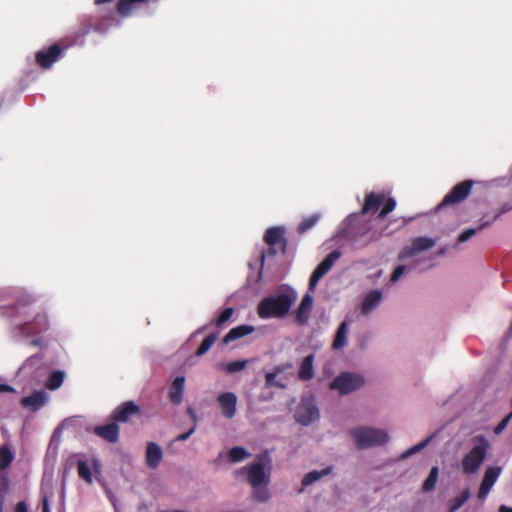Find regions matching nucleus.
<instances>
[{
	"label": "nucleus",
	"instance_id": "obj_1",
	"mask_svg": "<svg viewBox=\"0 0 512 512\" xmlns=\"http://www.w3.org/2000/svg\"><path fill=\"white\" fill-rule=\"evenodd\" d=\"M32 310L31 304L24 301H19L11 309V325L15 335L28 337L49 329V321L45 313H36L32 320H28L33 314Z\"/></svg>",
	"mask_w": 512,
	"mask_h": 512
},
{
	"label": "nucleus",
	"instance_id": "obj_2",
	"mask_svg": "<svg viewBox=\"0 0 512 512\" xmlns=\"http://www.w3.org/2000/svg\"><path fill=\"white\" fill-rule=\"evenodd\" d=\"M297 298L296 290L285 285L277 294L264 297L259 302L257 314L261 319L283 318L288 314Z\"/></svg>",
	"mask_w": 512,
	"mask_h": 512
},
{
	"label": "nucleus",
	"instance_id": "obj_3",
	"mask_svg": "<svg viewBox=\"0 0 512 512\" xmlns=\"http://www.w3.org/2000/svg\"><path fill=\"white\" fill-rule=\"evenodd\" d=\"M358 449H366L375 446H381L388 442L387 432L377 428L358 427L350 430Z\"/></svg>",
	"mask_w": 512,
	"mask_h": 512
},
{
	"label": "nucleus",
	"instance_id": "obj_4",
	"mask_svg": "<svg viewBox=\"0 0 512 512\" xmlns=\"http://www.w3.org/2000/svg\"><path fill=\"white\" fill-rule=\"evenodd\" d=\"M476 439L478 444L475 445L461 460V469L466 475L478 472L485 461L487 452L490 448V443L484 436H479Z\"/></svg>",
	"mask_w": 512,
	"mask_h": 512
},
{
	"label": "nucleus",
	"instance_id": "obj_5",
	"mask_svg": "<svg viewBox=\"0 0 512 512\" xmlns=\"http://www.w3.org/2000/svg\"><path fill=\"white\" fill-rule=\"evenodd\" d=\"M381 205H383V207L380 210L378 217L384 218L395 209L396 201L392 197H386L384 193H368L365 197V201L361 209V214L376 212Z\"/></svg>",
	"mask_w": 512,
	"mask_h": 512
},
{
	"label": "nucleus",
	"instance_id": "obj_6",
	"mask_svg": "<svg viewBox=\"0 0 512 512\" xmlns=\"http://www.w3.org/2000/svg\"><path fill=\"white\" fill-rule=\"evenodd\" d=\"M285 229L283 227H271L264 234V241L269 246L267 252H262L261 263L263 264L265 257H274L279 251L285 253L287 249V240L284 237Z\"/></svg>",
	"mask_w": 512,
	"mask_h": 512
},
{
	"label": "nucleus",
	"instance_id": "obj_7",
	"mask_svg": "<svg viewBox=\"0 0 512 512\" xmlns=\"http://www.w3.org/2000/svg\"><path fill=\"white\" fill-rule=\"evenodd\" d=\"M364 378L360 374L352 372H342L336 376L330 383L331 390H337L340 394H349L360 389L364 385Z\"/></svg>",
	"mask_w": 512,
	"mask_h": 512
},
{
	"label": "nucleus",
	"instance_id": "obj_8",
	"mask_svg": "<svg viewBox=\"0 0 512 512\" xmlns=\"http://www.w3.org/2000/svg\"><path fill=\"white\" fill-rule=\"evenodd\" d=\"M474 181L467 179L456 184L437 206V210L446 206H453L465 201L471 194Z\"/></svg>",
	"mask_w": 512,
	"mask_h": 512
},
{
	"label": "nucleus",
	"instance_id": "obj_9",
	"mask_svg": "<svg viewBox=\"0 0 512 512\" xmlns=\"http://www.w3.org/2000/svg\"><path fill=\"white\" fill-rule=\"evenodd\" d=\"M242 472L246 473L247 482L252 488L258 486H268L270 482V471H266L264 463L261 461L251 463L241 469Z\"/></svg>",
	"mask_w": 512,
	"mask_h": 512
},
{
	"label": "nucleus",
	"instance_id": "obj_10",
	"mask_svg": "<svg viewBox=\"0 0 512 512\" xmlns=\"http://www.w3.org/2000/svg\"><path fill=\"white\" fill-rule=\"evenodd\" d=\"M342 253L339 250L330 252L314 269L309 279L308 289L314 292L320 279L324 277L333 267L335 262L340 259Z\"/></svg>",
	"mask_w": 512,
	"mask_h": 512
},
{
	"label": "nucleus",
	"instance_id": "obj_11",
	"mask_svg": "<svg viewBox=\"0 0 512 512\" xmlns=\"http://www.w3.org/2000/svg\"><path fill=\"white\" fill-rule=\"evenodd\" d=\"M295 421L303 426H308L319 418V410L312 398H303L296 408Z\"/></svg>",
	"mask_w": 512,
	"mask_h": 512
},
{
	"label": "nucleus",
	"instance_id": "obj_12",
	"mask_svg": "<svg viewBox=\"0 0 512 512\" xmlns=\"http://www.w3.org/2000/svg\"><path fill=\"white\" fill-rule=\"evenodd\" d=\"M63 52L64 49L59 44H53L36 53V63L43 69H49L61 57Z\"/></svg>",
	"mask_w": 512,
	"mask_h": 512
},
{
	"label": "nucleus",
	"instance_id": "obj_13",
	"mask_svg": "<svg viewBox=\"0 0 512 512\" xmlns=\"http://www.w3.org/2000/svg\"><path fill=\"white\" fill-rule=\"evenodd\" d=\"M436 241L430 237H416L410 246L404 247L399 253V259L404 260L415 256L417 253L433 248Z\"/></svg>",
	"mask_w": 512,
	"mask_h": 512
},
{
	"label": "nucleus",
	"instance_id": "obj_14",
	"mask_svg": "<svg viewBox=\"0 0 512 512\" xmlns=\"http://www.w3.org/2000/svg\"><path fill=\"white\" fill-rule=\"evenodd\" d=\"M502 472V468L499 466H489L484 472L483 479L481 481L477 497L480 501H484L489 495L493 485L496 483Z\"/></svg>",
	"mask_w": 512,
	"mask_h": 512
},
{
	"label": "nucleus",
	"instance_id": "obj_15",
	"mask_svg": "<svg viewBox=\"0 0 512 512\" xmlns=\"http://www.w3.org/2000/svg\"><path fill=\"white\" fill-rule=\"evenodd\" d=\"M140 414V408L133 401H126L117 406L112 413V420L116 423H127L133 416Z\"/></svg>",
	"mask_w": 512,
	"mask_h": 512
},
{
	"label": "nucleus",
	"instance_id": "obj_16",
	"mask_svg": "<svg viewBox=\"0 0 512 512\" xmlns=\"http://www.w3.org/2000/svg\"><path fill=\"white\" fill-rule=\"evenodd\" d=\"M15 459V453L9 445L0 446V484H9L8 469Z\"/></svg>",
	"mask_w": 512,
	"mask_h": 512
},
{
	"label": "nucleus",
	"instance_id": "obj_17",
	"mask_svg": "<svg viewBox=\"0 0 512 512\" xmlns=\"http://www.w3.org/2000/svg\"><path fill=\"white\" fill-rule=\"evenodd\" d=\"M217 402L224 417L232 419L236 415L237 396L233 392H224L219 394Z\"/></svg>",
	"mask_w": 512,
	"mask_h": 512
},
{
	"label": "nucleus",
	"instance_id": "obj_18",
	"mask_svg": "<svg viewBox=\"0 0 512 512\" xmlns=\"http://www.w3.org/2000/svg\"><path fill=\"white\" fill-rule=\"evenodd\" d=\"M313 296L310 293H306L298 306L295 313V321L299 325H304L308 322L313 307Z\"/></svg>",
	"mask_w": 512,
	"mask_h": 512
},
{
	"label": "nucleus",
	"instance_id": "obj_19",
	"mask_svg": "<svg viewBox=\"0 0 512 512\" xmlns=\"http://www.w3.org/2000/svg\"><path fill=\"white\" fill-rule=\"evenodd\" d=\"M47 402V394L43 390H37L31 395L23 397L20 401L21 405L36 412L40 410Z\"/></svg>",
	"mask_w": 512,
	"mask_h": 512
},
{
	"label": "nucleus",
	"instance_id": "obj_20",
	"mask_svg": "<svg viewBox=\"0 0 512 512\" xmlns=\"http://www.w3.org/2000/svg\"><path fill=\"white\" fill-rule=\"evenodd\" d=\"M132 4L127 0H119L116 5L107 13H102L101 17L104 21L117 22V15L128 16L130 14Z\"/></svg>",
	"mask_w": 512,
	"mask_h": 512
},
{
	"label": "nucleus",
	"instance_id": "obj_21",
	"mask_svg": "<svg viewBox=\"0 0 512 512\" xmlns=\"http://www.w3.org/2000/svg\"><path fill=\"white\" fill-rule=\"evenodd\" d=\"M94 433L109 443H116L119 439V426L113 421L107 425L96 426Z\"/></svg>",
	"mask_w": 512,
	"mask_h": 512
},
{
	"label": "nucleus",
	"instance_id": "obj_22",
	"mask_svg": "<svg viewBox=\"0 0 512 512\" xmlns=\"http://www.w3.org/2000/svg\"><path fill=\"white\" fill-rule=\"evenodd\" d=\"M163 457L161 447L155 442H148L146 446L145 461L150 469L158 468Z\"/></svg>",
	"mask_w": 512,
	"mask_h": 512
},
{
	"label": "nucleus",
	"instance_id": "obj_23",
	"mask_svg": "<svg viewBox=\"0 0 512 512\" xmlns=\"http://www.w3.org/2000/svg\"><path fill=\"white\" fill-rule=\"evenodd\" d=\"M291 367H292L291 363H283V364L275 366L272 372H268L265 374V386L267 388L277 387L280 389H285L286 384H284L280 381H277L276 377H277V375L283 373L285 370L290 369Z\"/></svg>",
	"mask_w": 512,
	"mask_h": 512
},
{
	"label": "nucleus",
	"instance_id": "obj_24",
	"mask_svg": "<svg viewBox=\"0 0 512 512\" xmlns=\"http://www.w3.org/2000/svg\"><path fill=\"white\" fill-rule=\"evenodd\" d=\"M184 386H185V377L184 376H177L174 379V381L172 382L170 391H169V399L173 404L179 405L182 403Z\"/></svg>",
	"mask_w": 512,
	"mask_h": 512
},
{
	"label": "nucleus",
	"instance_id": "obj_25",
	"mask_svg": "<svg viewBox=\"0 0 512 512\" xmlns=\"http://www.w3.org/2000/svg\"><path fill=\"white\" fill-rule=\"evenodd\" d=\"M255 328L252 325H239L232 328L223 338L222 342L224 345L229 344L232 341L240 339L254 332Z\"/></svg>",
	"mask_w": 512,
	"mask_h": 512
},
{
	"label": "nucleus",
	"instance_id": "obj_26",
	"mask_svg": "<svg viewBox=\"0 0 512 512\" xmlns=\"http://www.w3.org/2000/svg\"><path fill=\"white\" fill-rule=\"evenodd\" d=\"M314 355L309 354L306 356L300 365L298 377L302 381H309L314 377Z\"/></svg>",
	"mask_w": 512,
	"mask_h": 512
},
{
	"label": "nucleus",
	"instance_id": "obj_27",
	"mask_svg": "<svg viewBox=\"0 0 512 512\" xmlns=\"http://www.w3.org/2000/svg\"><path fill=\"white\" fill-rule=\"evenodd\" d=\"M382 294L379 290L370 291L364 298L362 303V312L368 314L381 301Z\"/></svg>",
	"mask_w": 512,
	"mask_h": 512
},
{
	"label": "nucleus",
	"instance_id": "obj_28",
	"mask_svg": "<svg viewBox=\"0 0 512 512\" xmlns=\"http://www.w3.org/2000/svg\"><path fill=\"white\" fill-rule=\"evenodd\" d=\"M347 333H348V324L346 321H343L339 325V327L336 331V335H335V338L332 343L333 349H341L346 345Z\"/></svg>",
	"mask_w": 512,
	"mask_h": 512
},
{
	"label": "nucleus",
	"instance_id": "obj_29",
	"mask_svg": "<svg viewBox=\"0 0 512 512\" xmlns=\"http://www.w3.org/2000/svg\"><path fill=\"white\" fill-rule=\"evenodd\" d=\"M331 472L332 467H327L321 471L313 470L304 476V478L302 479V486H309L314 482L318 481L323 476L330 474Z\"/></svg>",
	"mask_w": 512,
	"mask_h": 512
},
{
	"label": "nucleus",
	"instance_id": "obj_30",
	"mask_svg": "<svg viewBox=\"0 0 512 512\" xmlns=\"http://www.w3.org/2000/svg\"><path fill=\"white\" fill-rule=\"evenodd\" d=\"M469 498L470 491L469 489H465L459 496L451 499L448 502V512H456L468 501Z\"/></svg>",
	"mask_w": 512,
	"mask_h": 512
},
{
	"label": "nucleus",
	"instance_id": "obj_31",
	"mask_svg": "<svg viewBox=\"0 0 512 512\" xmlns=\"http://www.w3.org/2000/svg\"><path fill=\"white\" fill-rule=\"evenodd\" d=\"M217 338H218L217 333L209 334L199 345V347L197 348V350L195 352V355L198 357L205 355L210 350V348L213 346V344L216 342Z\"/></svg>",
	"mask_w": 512,
	"mask_h": 512
},
{
	"label": "nucleus",
	"instance_id": "obj_32",
	"mask_svg": "<svg viewBox=\"0 0 512 512\" xmlns=\"http://www.w3.org/2000/svg\"><path fill=\"white\" fill-rule=\"evenodd\" d=\"M250 456V453L243 447L236 446L229 450L228 458L230 462L237 463L247 459Z\"/></svg>",
	"mask_w": 512,
	"mask_h": 512
},
{
	"label": "nucleus",
	"instance_id": "obj_33",
	"mask_svg": "<svg viewBox=\"0 0 512 512\" xmlns=\"http://www.w3.org/2000/svg\"><path fill=\"white\" fill-rule=\"evenodd\" d=\"M438 474H439V468L437 466H433L429 472L428 477L426 478V480L424 481V483L422 485V490L424 492H430V491L434 490L437 479H438Z\"/></svg>",
	"mask_w": 512,
	"mask_h": 512
},
{
	"label": "nucleus",
	"instance_id": "obj_34",
	"mask_svg": "<svg viewBox=\"0 0 512 512\" xmlns=\"http://www.w3.org/2000/svg\"><path fill=\"white\" fill-rule=\"evenodd\" d=\"M233 314L234 308L227 307L218 315L217 318L213 319L209 325H214L217 328H221L230 320Z\"/></svg>",
	"mask_w": 512,
	"mask_h": 512
},
{
	"label": "nucleus",
	"instance_id": "obj_35",
	"mask_svg": "<svg viewBox=\"0 0 512 512\" xmlns=\"http://www.w3.org/2000/svg\"><path fill=\"white\" fill-rule=\"evenodd\" d=\"M64 381V373L62 371H54L50 374L47 382L46 387L49 390H56L58 389Z\"/></svg>",
	"mask_w": 512,
	"mask_h": 512
},
{
	"label": "nucleus",
	"instance_id": "obj_36",
	"mask_svg": "<svg viewBox=\"0 0 512 512\" xmlns=\"http://www.w3.org/2000/svg\"><path fill=\"white\" fill-rule=\"evenodd\" d=\"M320 219V216L318 214H314V215H311L305 219H303L299 224H298V227H297V232L299 234H304L305 232H307L309 229H311L312 227H314L316 225V223L319 221Z\"/></svg>",
	"mask_w": 512,
	"mask_h": 512
},
{
	"label": "nucleus",
	"instance_id": "obj_37",
	"mask_svg": "<svg viewBox=\"0 0 512 512\" xmlns=\"http://www.w3.org/2000/svg\"><path fill=\"white\" fill-rule=\"evenodd\" d=\"M252 498L260 503L267 502L270 499V492L268 486L262 485L257 488H253Z\"/></svg>",
	"mask_w": 512,
	"mask_h": 512
},
{
	"label": "nucleus",
	"instance_id": "obj_38",
	"mask_svg": "<svg viewBox=\"0 0 512 512\" xmlns=\"http://www.w3.org/2000/svg\"><path fill=\"white\" fill-rule=\"evenodd\" d=\"M247 364L248 360H236L231 361L226 365H222V368L225 372L232 374L243 370L244 368H246Z\"/></svg>",
	"mask_w": 512,
	"mask_h": 512
},
{
	"label": "nucleus",
	"instance_id": "obj_39",
	"mask_svg": "<svg viewBox=\"0 0 512 512\" xmlns=\"http://www.w3.org/2000/svg\"><path fill=\"white\" fill-rule=\"evenodd\" d=\"M490 225V222H483L478 226V228H469L464 230L458 237V242L463 243L469 240L472 236H474L478 231L483 230L485 227Z\"/></svg>",
	"mask_w": 512,
	"mask_h": 512
},
{
	"label": "nucleus",
	"instance_id": "obj_40",
	"mask_svg": "<svg viewBox=\"0 0 512 512\" xmlns=\"http://www.w3.org/2000/svg\"><path fill=\"white\" fill-rule=\"evenodd\" d=\"M77 469L80 478L84 479L88 483L92 482L91 470L85 461L79 460L77 463Z\"/></svg>",
	"mask_w": 512,
	"mask_h": 512
},
{
	"label": "nucleus",
	"instance_id": "obj_41",
	"mask_svg": "<svg viewBox=\"0 0 512 512\" xmlns=\"http://www.w3.org/2000/svg\"><path fill=\"white\" fill-rule=\"evenodd\" d=\"M430 441V437L423 440L422 442L418 443L417 445H414L413 447H411L410 449H408L407 451H405L403 454H402V458H406L408 456H411L417 452H419L420 450H422L424 447L427 446V444L429 443Z\"/></svg>",
	"mask_w": 512,
	"mask_h": 512
},
{
	"label": "nucleus",
	"instance_id": "obj_42",
	"mask_svg": "<svg viewBox=\"0 0 512 512\" xmlns=\"http://www.w3.org/2000/svg\"><path fill=\"white\" fill-rule=\"evenodd\" d=\"M512 419V415H507L505 416L498 424L497 426L495 427L494 429V433L495 434H500L502 433L505 428L507 427V425L509 424V422L511 421Z\"/></svg>",
	"mask_w": 512,
	"mask_h": 512
},
{
	"label": "nucleus",
	"instance_id": "obj_43",
	"mask_svg": "<svg viewBox=\"0 0 512 512\" xmlns=\"http://www.w3.org/2000/svg\"><path fill=\"white\" fill-rule=\"evenodd\" d=\"M9 489V484H0V512H3V506Z\"/></svg>",
	"mask_w": 512,
	"mask_h": 512
},
{
	"label": "nucleus",
	"instance_id": "obj_44",
	"mask_svg": "<svg viewBox=\"0 0 512 512\" xmlns=\"http://www.w3.org/2000/svg\"><path fill=\"white\" fill-rule=\"evenodd\" d=\"M404 271H405L404 265L397 266L391 275V281L392 282L398 281L400 279V277L403 275Z\"/></svg>",
	"mask_w": 512,
	"mask_h": 512
},
{
	"label": "nucleus",
	"instance_id": "obj_45",
	"mask_svg": "<svg viewBox=\"0 0 512 512\" xmlns=\"http://www.w3.org/2000/svg\"><path fill=\"white\" fill-rule=\"evenodd\" d=\"M196 430V424H193L190 430L185 433H182L176 437V441H185L187 440Z\"/></svg>",
	"mask_w": 512,
	"mask_h": 512
},
{
	"label": "nucleus",
	"instance_id": "obj_46",
	"mask_svg": "<svg viewBox=\"0 0 512 512\" xmlns=\"http://www.w3.org/2000/svg\"><path fill=\"white\" fill-rule=\"evenodd\" d=\"M15 512H28L26 503L24 501L17 503L15 507Z\"/></svg>",
	"mask_w": 512,
	"mask_h": 512
},
{
	"label": "nucleus",
	"instance_id": "obj_47",
	"mask_svg": "<svg viewBox=\"0 0 512 512\" xmlns=\"http://www.w3.org/2000/svg\"><path fill=\"white\" fill-rule=\"evenodd\" d=\"M2 392L14 393V392H16V390L8 384H0V393H2Z\"/></svg>",
	"mask_w": 512,
	"mask_h": 512
},
{
	"label": "nucleus",
	"instance_id": "obj_48",
	"mask_svg": "<svg viewBox=\"0 0 512 512\" xmlns=\"http://www.w3.org/2000/svg\"><path fill=\"white\" fill-rule=\"evenodd\" d=\"M187 413L191 417L193 423L196 424V422H197V415H196L195 411L193 410V408L188 407L187 408Z\"/></svg>",
	"mask_w": 512,
	"mask_h": 512
},
{
	"label": "nucleus",
	"instance_id": "obj_49",
	"mask_svg": "<svg viewBox=\"0 0 512 512\" xmlns=\"http://www.w3.org/2000/svg\"><path fill=\"white\" fill-rule=\"evenodd\" d=\"M499 512H512V508L505 506V505H501L499 507Z\"/></svg>",
	"mask_w": 512,
	"mask_h": 512
},
{
	"label": "nucleus",
	"instance_id": "obj_50",
	"mask_svg": "<svg viewBox=\"0 0 512 512\" xmlns=\"http://www.w3.org/2000/svg\"><path fill=\"white\" fill-rule=\"evenodd\" d=\"M43 512H50L48 501L46 498H44V501H43Z\"/></svg>",
	"mask_w": 512,
	"mask_h": 512
},
{
	"label": "nucleus",
	"instance_id": "obj_51",
	"mask_svg": "<svg viewBox=\"0 0 512 512\" xmlns=\"http://www.w3.org/2000/svg\"><path fill=\"white\" fill-rule=\"evenodd\" d=\"M89 31H90V26H84L83 31L81 33H79V36L86 35L89 33Z\"/></svg>",
	"mask_w": 512,
	"mask_h": 512
},
{
	"label": "nucleus",
	"instance_id": "obj_52",
	"mask_svg": "<svg viewBox=\"0 0 512 512\" xmlns=\"http://www.w3.org/2000/svg\"><path fill=\"white\" fill-rule=\"evenodd\" d=\"M111 2H113V0H95V4H97V5H101L104 3H111Z\"/></svg>",
	"mask_w": 512,
	"mask_h": 512
},
{
	"label": "nucleus",
	"instance_id": "obj_53",
	"mask_svg": "<svg viewBox=\"0 0 512 512\" xmlns=\"http://www.w3.org/2000/svg\"><path fill=\"white\" fill-rule=\"evenodd\" d=\"M207 328H208V325H204V326L200 327V328L196 331V333H201V332H203L204 330H206Z\"/></svg>",
	"mask_w": 512,
	"mask_h": 512
},
{
	"label": "nucleus",
	"instance_id": "obj_54",
	"mask_svg": "<svg viewBox=\"0 0 512 512\" xmlns=\"http://www.w3.org/2000/svg\"><path fill=\"white\" fill-rule=\"evenodd\" d=\"M32 344H33V345H39V344H40V340H33V341H32Z\"/></svg>",
	"mask_w": 512,
	"mask_h": 512
}]
</instances>
